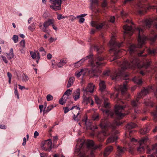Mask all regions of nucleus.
I'll return each mask as SVG.
<instances>
[{
	"label": "nucleus",
	"instance_id": "052dcab7",
	"mask_svg": "<svg viewBox=\"0 0 157 157\" xmlns=\"http://www.w3.org/2000/svg\"><path fill=\"white\" fill-rule=\"evenodd\" d=\"M53 144H55L56 140H58L57 136H55L53 137Z\"/></svg>",
	"mask_w": 157,
	"mask_h": 157
},
{
	"label": "nucleus",
	"instance_id": "dca6fc26",
	"mask_svg": "<svg viewBox=\"0 0 157 157\" xmlns=\"http://www.w3.org/2000/svg\"><path fill=\"white\" fill-rule=\"evenodd\" d=\"M74 109H75L76 110L77 112H78V113L77 114L76 116H75V114H74L73 119L75 121H78L79 120L80 118V116H79L80 108L77 106H74L72 107L70 110H72Z\"/></svg>",
	"mask_w": 157,
	"mask_h": 157
},
{
	"label": "nucleus",
	"instance_id": "c756f323",
	"mask_svg": "<svg viewBox=\"0 0 157 157\" xmlns=\"http://www.w3.org/2000/svg\"><path fill=\"white\" fill-rule=\"evenodd\" d=\"M136 125L134 123L131 122L127 124L126 126L127 129L130 130L135 128Z\"/></svg>",
	"mask_w": 157,
	"mask_h": 157
},
{
	"label": "nucleus",
	"instance_id": "aec40b11",
	"mask_svg": "<svg viewBox=\"0 0 157 157\" xmlns=\"http://www.w3.org/2000/svg\"><path fill=\"white\" fill-rule=\"evenodd\" d=\"M117 139V136L116 135H112V136L109 138L107 140V143L108 144L112 143L115 141Z\"/></svg>",
	"mask_w": 157,
	"mask_h": 157
},
{
	"label": "nucleus",
	"instance_id": "1a4fd4ad",
	"mask_svg": "<svg viewBox=\"0 0 157 157\" xmlns=\"http://www.w3.org/2000/svg\"><path fill=\"white\" fill-rule=\"evenodd\" d=\"M84 144V142L80 144L78 143L75 147V152L76 154H78H78L79 155V157H88L85 153L81 152V150Z\"/></svg>",
	"mask_w": 157,
	"mask_h": 157
},
{
	"label": "nucleus",
	"instance_id": "72a5a7b5",
	"mask_svg": "<svg viewBox=\"0 0 157 157\" xmlns=\"http://www.w3.org/2000/svg\"><path fill=\"white\" fill-rule=\"evenodd\" d=\"M147 51L149 54L151 56H154L156 52V50L155 49H148L147 50Z\"/></svg>",
	"mask_w": 157,
	"mask_h": 157
},
{
	"label": "nucleus",
	"instance_id": "f257e3e1",
	"mask_svg": "<svg viewBox=\"0 0 157 157\" xmlns=\"http://www.w3.org/2000/svg\"><path fill=\"white\" fill-rule=\"evenodd\" d=\"M129 52L131 55V59L130 60V62L127 60L124 61L118 70L116 72L111 75V77L113 80H117L120 77H122L125 80L128 79V75L126 74L125 71L128 68H132L136 66L139 67L140 66V60L136 57L133 56V53H134L137 50L136 46L134 44L130 45L129 48Z\"/></svg>",
	"mask_w": 157,
	"mask_h": 157
},
{
	"label": "nucleus",
	"instance_id": "4c0bfd02",
	"mask_svg": "<svg viewBox=\"0 0 157 157\" xmlns=\"http://www.w3.org/2000/svg\"><path fill=\"white\" fill-rule=\"evenodd\" d=\"M83 71V70H82L80 71H76L75 73V75L78 78L82 74Z\"/></svg>",
	"mask_w": 157,
	"mask_h": 157
},
{
	"label": "nucleus",
	"instance_id": "8fccbe9b",
	"mask_svg": "<svg viewBox=\"0 0 157 157\" xmlns=\"http://www.w3.org/2000/svg\"><path fill=\"white\" fill-rule=\"evenodd\" d=\"M14 94L15 96H17V98L18 99H19V95L17 91V87H14Z\"/></svg>",
	"mask_w": 157,
	"mask_h": 157
},
{
	"label": "nucleus",
	"instance_id": "680f3d73",
	"mask_svg": "<svg viewBox=\"0 0 157 157\" xmlns=\"http://www.w3.org/2000/svg\"><path fill=\"white\" fill-rule=\"evenodd\" d=\"M115 17L114 16L111 17H110L109 21L112 22L113 23L115 21Z\"/></svg>",
	"mask_w": 157,
	"mask_h": 157
},
{
	"label": "nucleus",
	"instance_id": "bb28decb",
	"mask_svg": "<svg viewBox=\"0 0 157 157\" xmlns=\"http://www.w3.org/2000/svg\"><path fill=\"white\" fill-rule=\"evenodd\" d=\"M6 56L9 59L13 58L14 56L13 53V50L12 48L10 49L9 53H6Z\"/></svg>",
	"mask_w": 157,
	"mask_h": 157
},
{
	"label": "nucleus",
	"instance_id": "49530a36",
	"mask_svg": "<svg viewBox=\"0 0 157 157\" xmlns=\"http://www.w3.org/2000/svg\"><path fill=\"white\" fill-rule=\"evenodd\" d=\"M144 50H142V51H140V53H137L138 55L139 56H144L145 57L147 56V55L145 54L144 55H143V54L144 53Z\"/></svg>",
	"mask_w": 157,
	"mask_h": 157
},
{
	"label": "nucleus",
	"instance_id": "13d9d810",
	"mask_svg": "<svg viewBox=\"0 0 157 157\" xmlns=\"http://www.w3.org/2000/svg\"><path fill=\"white\" fill-rule=\"evenodd\" d=\"M65 17L64 16H63L61 14H58L57 16V18L58 20H60L63 18H65Z\"/></svg>",
	"mask_w": 157,
	"mask_h": 157
},
{
	"label": "nucleus",
	"instance_id": "393cba45",
	"mask_svg": "<svg viewBox=\"0 0 157 157\" xmlns=\"http://www.w3.org/2000/svg\"><path fill=\"white\" fill-rule=\"evenodd\" d=\"M75 80V78L74 77H71L69 78L68 82L67 85V88H68L71 86L73 84Z\"/></svg>",
	"mask_w": 157,
	"mask_h": 157
},
{
	"label": "nucleus",
	"instance_id": "473e14b6",
	"mask_svg": "<svg viewBox=\"0 0 157 157\" xmlns=\"http://www.w3.org/2000/svg\"><path fill=\"white\" fill-rule=\"evenodd\" d=\"M144 103L146 106H149L151 107H153L154 105L153 103L150 100H148L147 101L145 100Z\"/></svg>",
	"mask_w": 157,
	"mask_h": 157
},
{
	"label": "nucleus",
	"instance_id": "338daca9",
	"mask_svg": "<svg viewBox=\"0 0 157 157\" xmlns=\"http://www.w3.org/2000/svg\"><path fill=\"white\" fill-rule=\"evenodd\" d=\"M80 18L79 20V22L80 23H83L84 21H85V19L84 18H83V17H80Z\"/></svg>",
	"mask_w": 157,
	"mask_h": 157
},
{
	"label": "nucleus",
	"instance_id": "ea45409f",
	"mask_svg": "<svg viewBox=\"0 0 157 157\" xmlns=\"http://www.w3.org/2000/svg\"><path fill=\"white\" fill-rule=\"evenodd\" d=\"M150 62H147L146 63H144L141 67H144L145 69H147L150 65Z\"/></svg>",
	"mask_w": 157,
	"mask_h": 157
},
{
	"label": "nucleus",
	"instance_id": "39448f33",
	"mask_svg": "<svg viewBox=\"0 0 157 157\" xmlns=\"http://www.w3.org/2000/svg\"><path fill=\"white\" fill-rule=\"evenodd\" d=\"M110 125V124L106 118L101 120L100 126L101 128L104 130H103L102 132L98 135V139L99 141H103L105 137L109 135V132L107 130V128Z\"/></svg>",
	"mask_w": 157,
	"mask_h": 157
},
{
	"label": "nucleus",
	"instance_id": "a19ab883",
	"mask_svg": "<svg viewBox=\"0 0 157 157\" xmlns=\"http://www.w3.org/2000/svg\"><path fill=\"white\" fill-rule=\"evenodd\" d=\"M95 102L98 104H101V100L97 97H95Z\"/></svg>",
	"mask_w": 157,
	"mask_h": 157
},
{
	"label": "nucleus",
	"instance_id": "20e7f679",
	"mask_svg": "<svg viewBox=\"0 0 157 157\" xmlns=\"http://www.w3.org/2000/svg\"><path fill=\"white\" fill-rule=\"evenodd\" d=\"M126 107V105L121 106L120 105H117L115 106L114 112L107 109L104 110L103 112L109 116H110L112 117L120 120L125 115L124 111Z\"/></svg>",
	"mask_w": 157,
	"mask_h": 157
},
{
	"label": "nucleus",
	"instance_id": "c03bdc74",
	"mask_svg": "<svg viewBox=\"0 0 157 157\" xmlns=\"http://www.w3.org/2000/svg\"><path fill=\"white\" fill-rule=\"evenodd\" d=\"M63 97L62 98H61L59 101V104L62 105H63L65 103L66 100L64 99L63 98Z\"/></svg>",
	"mask_w": 157,
	"mask_h": 157
},
{
	"label": "nucleus",
	"instance_id": "b1692460",
	"mask_svg": "<svg viewBox=\"0 0 157 157\" xmlns=\"http://www.w3.org/2000/svg\"><path fill=\"white\" fill-rule=\"evenodd\" d=\"M94 49L98 52V53H101L104 49V48L102 46H99L97 45L94 46Z\"/></svg>",
	"mask_w": 157,
	"mask_h": 157
},
{
	"label": "nucleus",
	"instance_id": "a211bd4d",
	"mask_svg": "<svg viewBox=\"0 0 157 157\" xmlns=\"http://www.w3.org/2000/svg\"><path fill=\"white\" fill-rule=\"evenodd\" d=\"M127 87L126 85L124 83L123 85L119 86L117 88V91H121L122 95L124 94L127 91Z\"/></svg>",
	"mask_w": 157,
	"mask_h": 157
},
{
	"label": "nucleus",
	"instance_id": "4468645a",
	"mask_svg": "<svg viewBox=\"0 0 157 157\" xmlns=\"http://www.w3.org/2000/svg\"><path fill=\"white\" fill-rule=\"evenodd\" d=\"M126 150V148L118 146L117 147L116 156L117 157H122Z\"/></svg>",
	"mask_w": 157,
	"mask_h": 157
},
{
	"label": "nucleus",
	"instance_id": "e433bc0d",
	"mask_svg": "<svg viewBox=\"0 0 157 157\" xmlns=\"http://www.w3.org/2000/svg\"><path fill=\"white\" fill-rule=\"evenodd\" d=\"M29 79V78L27 75H25V74H23V75L22 76V81L23 82H26Z\"/></svg>",
	"mask_w": 157,
	"mask_h": 157
},
{
	"label": "nucleus",
	"instance_id": "f3484780",
	"mask_svg": "<svg viewBox=\"0 0 157 157\" xmlns=\"http://www.w3.org/2000/svg\"><path fill=\"white\" fill-rule=\"evenodd\" d=\"M94 85L92 83H90L88 84L87 87L85 89L84 88H83L82 90L84 92V94H85V93H86L87 92H89L90 93H92L93 92Z\"/></svg>",
	"mask_w": 157,
	"mask_h": 157
},
{
	"label": "nucleus",
	"instance_id": "f8f14e48",
	"mask_svg": "<svg viewBox=\"0 0 157 157\" xmlns=\"http://www.w3.org/2000/svg\"><path fill=\"white\" fill-rule=\"evenodd\" d=\"M123 28L125 30L124 33V37H125V36L127 34L130 36L132 34L133 31L132 26H128L126 25L124 26Z\"/></svg>",
	"mask_w": 157,
	"mask_h": 157
},
{
	"label": "nucleus",
	"instance_id": "de8ad7c7",
	"mask_svg": "<svg viewBox=\"0 0 157 157\" xmlns=\"http://www.w3.org/2000/svg\"><path fill=\"white\" fill-rule=\"evenodd\" d=\"M30 53L31 56L33 59H35L36 57V55L35 52H34L32 51H30Z\"/></svg>",
	"mask_w": 157,
	"mask_h": 157
},
{
	"label": "nucleus",
	"instance_id": "f704fd0d",
	"mask_svg": "<svg viewBox=\"0 0 157 157\" xmlns=\"http://www.w3.org/2000/svg\"><path fill=\"white\" fill-rule=\"evenodd\" d=\"M156 109L152 113V114L154 116V120L155 121H157V107H156Z\"/></svg>",
	"mask_w": 157,
	"mask_h": 157
},
{
	"label": "nucleus",
	"instance_id": "603ef678",
	"mask_svg": "<svg viewBox=\"0 0 157 157\" xmlns=\"http://www.w3.org/2000/svg\"><path fill=\"white\" fill-rule=\"evenodd\" d=\"M87 101L90 102H91V105H93L94 104V102L92 100L91 98L90 97H88L87 98Z\"/></svg>",
	"mask_w": 157,
	"mask_h": 157
},
{
	"label": "nucleus",
	"instance_id": "bf43d9fd",
	"mask_svg": "<svg viewBox=\"0 0 157 157\" xmlns=\"http://www.w3.org/2000/svg\"><path fill=\"white\" fill-rule=\"evenodd\" d=\"M1 56L3 61H4L5 63H7L8 62V61L6 59V58L5 57L2 55H1Z\"/></svg>",
	"mask_w": 157,
	"mask_h": 157
},
{
	"label": "nucleus",
	"instance_id": "a18cd8bd",
	"mask_svg": "<svg viewBox=\"0 0 157 157\" xmlns=\"http://www.w3.org/2000/svg\"><path fill=\"white\" fill-rule=\"evenodd\" d=\"M18 36L17 35H14L13 38V40L14 43H16L18 42Z\"/></svg>",
	"mask_w": 157,
	"mask_h": 157
},
{
	"label": "nucleus",
	"instance_id": "69168bd1",
	"mask_svg": "<svg viewBox=\"0 0 157 157\" xmlns=\"http://www.w3.org/2000/svg\"><path fill=\"white\" fill-rule=\"evenodd\" d=\"M28 29L29 30H30L32 32L35 29V28L34 27H32V26H29L28 27Z\"/></svg>",
	"mask_w": 157,
	"mask_h": 157
},
{
	"label": "nucleus",
	"instance_id": "2eb2a0df",
	"mask_svg": "<svg viewBox=\"0 0 157 157\" xmlns=\"http://www.w3.org/2000/svg\"><path fill=\"white\" fill-rule=\"evenodd\" d=\"M91 25L92 27H95L96 29H100L102 28L103 26L105 25V23H100L98 22L92 21Z\"/></svg>",
	"mask_w": 157,
	"mask_h": 157
},
{
	"label": "nucleus",
	"instance_id": "09e8293b",
	"mask_svg": "<svg viewBox=\"0 0 157 157\" xmlns=\"http://www.w3.org/2000/svg\"><path fill=\"white\" fill-rule=\"evenodd\" d=\"M46 98L47 100L49 101L52 100L53 99V97L50 94H48L47 95Z\"/></svg>",
	"mask_w": 157,
	"mask_h": 157
},
{
	"label": "nucleus",
	"instance_id": "58836bf2",
	"mask_svg": "<svg viewBox=\"0 0 157 157\" xmlns=\"http://www.w3.org/2000/svg\"><path fill=\"white\" fill-rule=\"evenodd\" d=\"M72 92V90H71L70 89H68L64 93L63 96L64 95H66L67 96H69L71 94Z\"/></svg>",
	"mask_w": 157,
	"mask_h": 157
},
{
	"label": "nucleus",
	"instance_id": "864d4df0",
	"mask_svg": "<svg viewBox=\"0 0 157 157\" xmlns=\"http://www.w3.org/2000/svg\"><path fill=\"white\" fill-rule=\"evenodd\" d=\"M54 106L53 105H51L47 107V109L46 110L47 112H49L53 108Z\"/></svg>",
	"mask_w": 157,
	"mask_h": 157
},
{
	"label": "nucleus",
	"instance_id": "a878e982",
	"mask_svg": "<svg viewBox=\"0 0 157 157\" xmlns=\"http://www.w3.org/2000/svg\"><path fill=\"white\" fill-rule=\"evenodd\" d=\"M100 90L101 91H104L106 88V85L104 81H101L99 83Z\"/></svg>",
	"mask_w": 157,
	"mask_h": 157
},
{
	"label": "nucleus",
	"instance_id": "c9c22d12",
	"mask_svg": "<svg viewBox=\"0 0 157 157\" xmlns=\"http://www.w3.org/2000/svg\"><path fill=\"white\" fill-rule=\"evenodd\" d=\"M104 106L106 108H109V103L108 102H107V101L108 100V99L106 98H104Z\"/></svg>",
	"mask_w": 157,
	"mask_h": 157
},
{
	"label": "nucleus",
	"instance_id": "6e6552de",
	"mask_svg": "<svg viewBox=\"0 0 157 157\" xmlns=\"http://www.w3.org/2000/svg\"><path fill=\"white\" fill-rule=\"evenodd\" d=\"M52 146V140L50 139L42 142L41 144V147L42 149L46 151H50Z\"/></svg>",
	"mask_w": 157,
	"mask_h": 157
},
{
	"label": "nucleus",
	"instance_id": "2f4dec72",
	"mask_svg": "<svg viewBox=\"0 0 157 157\" xmlns=\"http://www.w3.org/2000/svg\"><path fill=\"white\" fill-rule=\"evenodd\" d=\"M87 147L88 148L93 147L94 145V143L93 140H88L87 141Z\"/></svg>",
	"mask_w": 157,
	"mask_h": 157
},
{
	"label": "nucleus",
	"instance_id": "f03ea898",
	"mask_svg": "<svg viewBox=\"0 0 157 157\" xmlns=\"http://www.w3.org/2000/svg\"><path fill=\"white\" fill-rule=\"evenodd\" d=\"M86 58V59L83 58L80 61H78L75 64H76L78 63L83 62L87 59H90L89 61L90 66L93 68L92 73L93 75V76L98 77L101 72V70L100 66L103 64L102 63L99 62V61H102L104 59V58L101 57L100 56H98L96 58L97 60L94 61V59L93 57V55L92 54H90L87 56Z\"/></svg>",
	"mask_w": 157,
	"mask_h": 157
},
{
	"label": "nucleus",
	"instance_id": "423d86ee",
	"mask_svg": "<svg viewBox=\"0 0 157 157\" xmlns=\"http://www.w3.org/2000/svg\"><path fill=\"white\" fill-rule=\"evenodd\" d=\"M152 89V87L148 88H144L141 92L138 94L137 97L136 99L132 100L131 102V105L134 107H137L140 103L139 100L140 98L148 94L150 89Z\"/></svg>",
	"mask_w": 157,
	"mask_h": 157
},
{
	"label": "nucleus",
	"instance_id": "79ce46f5",
	"mask_svg": "<svg viewBox=\"0 0 157 157\" xmlns=\"http://www.w3.org/2000/svg\"><path fill=\"white\" fill-rule=\"evenodd\" d=\"M157 39V35H155L154 37H151L150 38V40L151 41V44L153 43Z\"/></svg>",
	"mask_w": 157,
	"mask_h": 157
},
{
	"label": "nucleus",
	"instance_id": "e2e57ef3",
	"mask_svg": "<svg viewBox=\"0 0 157 157\" xmlns=\"http://www.w3.org/2000/svg\"><path fill=\"white\" fill-rule=\"evenodd\" d=\"M64 112L65 113H67L70 110L68 107H66L63 108Z\"/></svg>",
	"mask_w": 157,
	"mask_h": 157
},
{
	"label": "nucleus",
	"instance_id": "412c9836",
	"mask_svg": "<svg viewBox=\"0 0 157 157\" xmlns=\"http://www.w3.org/2000/svg\"><path fill=\"white\" fill-rule=\"evenodd\" d=\"M113 147L112 146H109L107 147L104 153V155L105 156H107L112 151Z\"/></svg>",
	"mask_w": 157,
	"mask_h": 157
},
{
	"label": "nucleus",
	"instance_id": "774afa93",
	"mask_svg": "<svg viewBox=\"0 0 157 157\" xmlns=\"http://www.w3.org/2000/svg\"><path fill=\"white\" fill-rule=\"evenodd\" d=\"M39 135V133L38 132L36 131L34 133V137L36 138Z\"/></svg>",
	"mask_w": 157,
	"mask_h": 157
},
{
	"label": "nucleus",
	"instance_id": "9d476101",
	"mask_svg": "<svg viewBox=\"0 0 157 157\" xmlns=\"http://www.w3.org/2000/svg\"><path fill=\"white\" fill-rule=\"evenodd\" d=\"M82 123L86 125L87 129L94 130L98 128V127L97 126H93L91 122L88 121L86 118L84 117V119L82 120Z\"/></svg>",
	"mask_w": 157,
	"mask_h": 157
},
{
	"label": "nucleus",
	"instance_id": "4d7b16f0",
	"mask_svg": "<svg viewBox=\"0 0 157 157\" xmlns=\"http://www.w3.org/2000/svg\"><path fill=\"white\" fill-rule=\"evenodd\" d=\"M121 15L123 17H126L128 15V14L125 13L124 11L121 12Z\"/></svg>",
	"mask_w": 157,
	"mask_h": 157
},
{
	"label": "nucleus",
	"instance_id": "0e129e2a",
	"mask_svg": "<svg viewBox=\"0 0 157 157\" xmlns=\"http://www.w3.org/2000/svg\"><path fill=\"white\" fill-rule=\"evenodd\" d=\"M87 15L86 14H82L79 15H78L76 17V18H79L80 17H83Z\"/></svg>",
	"mask_w": 157,
	"mask_h": 157
},
{
	"label": "nucleus",
	"instance_id": "6ab92c4d",
	"mask_svg": "<svg viewBox=\"0 0 157 157\" xmlns=\"http://www.w3.org/2000/svg\"><path fill=\"white\" fill-rule=\"evenodd\" d=\"M132 81L138 85H141L143 81L142 78L139 76H136L132 79Z\"/></svg>",
	"mask_w": 157,
	"mask_h": 157
},
{
	"label": "nucleus",
	"instance_id": "3c124183",
	"mask_svg": "<svg viewBox=\"0 0 157 157\" xmlns=\"http://www.w3.org/2000/svg\"><path fill=\"white\" fill-rule=\"evenodd\" d=\"M107 4L106 0H103V2L101 4V6L103 7H106Z\"/></svg>",
	"mask_w": 157,
	"mask_h": 157
},
{
	"label": "nucleus",
	"instance_id": "5fc2aeb1",
	"mask_svg": "<svg viewBox=\"0 0 157 157\" xmlns=\"http://www.w3.org/2000/svg\"><path fill=\"white\" fill-rule=\"evenodd\" d=\"M20 45L23 47H24L25 45V41L24 40H22L20 42Z\"/></svg>",
	"mask_w": 157,
	"mask_h": 157
},
{
	"label": "nucleus",
	"instance_id": "9b49d317",
	"mask_svg": "<svg viewBox=\"0 0 157 157\" xmlns=\"http://www.w3.org/2000/svg\"><path fill=\"white\" fill-rule=\"evenodd\" d=\"M54 22L53 19H49L48 21L44 22L43 24L44 28L42 29V31L45 33H48V30L47 29L51 25H52Z\"/></svg>",
	"mask_w": 157,
	"mask_h": 157
},
{
	"label": "nucleus",
	"instance_id": "7ed1b4c3",
	"mask_svg": "<svg viewBox=\"0 0 157 157\" xmlns=\"http://www.w3.org/2000/svg\"><path fill=\"white\" fill-rule=\"evenodd\" d=\"M153 23V22L151 19H146L143 22L142 26L135 28L136 30L138 32V43L137 47L139 48H141L144 44L145 41L147 39V38L143 34L144 29L150 28Z\"/></svg>",
	"mask_w": 157,
	"mask_h": 157
},
{
	"label": "nucleus",
	"instance_id": "4be33fe9",
	"mask_svg": "<svg viewBox=\"0 0 157 157\" xmlns=\"http://www.w3.org/2000/svg\"><path fill=\"white\" fill-rule=\"evenodd\" d=\"M74 94L73 95V97L75 101H77L79 98V96L80 94V90L79 89H78L74 92Z\"/></svg>",
	"mask_w": 157,
	"mask_h": 157
},
{
	"label": "nucleus",
	"instance_id": "0eeeda50",
	"mask_svg": "<svg viewBox=\"0 0 157 157\" xmlns=\"http://www.w3.org/2000/svg\"><path fill=\"white\" fill-rule=\"evenodd\" d=\"M147 140V138H144L138 142H137V140L134 138H132L131 140L132 142H137L139 144V146L137 147V150L140 153H143L144 151L145 143Z\"/></svg>",
	"mask_w": 157,
	"mask_h": 157
},
{
	"label": "nucleus",
	"instance_id": "7c9ffc66",
	"mask_svg": "<svg viewBox=\"0 0 157 157\" xmlns=\"http://www.w3.org/2000/svg\"><path fill=\"white\" fill-rule=\"evenodd\" d=\"M66 60L65 59H61L60 61L57 64V66L59 67H61L66 63Z\"/></svg>",
	"mask_w": 157,
	"mask_h": 157
},
{
	"label": "nucleus",
	"instance_id": "37998d69",
	"mask_svg": "<svg viewBox=\"0 0 157 157\" xmlns=\"http://www.w3.org/2000/svg\"><path fill=\"white\" fill-rule=\"evenodd\" d=\"M110 75V71L109 70H106L104 71L103 73V75L105 76H108Z\"/></svg>",
	"mask_w": 157,
	"mask_h": 157
},
{
	"label": "nucleus",
	"instance_id": "6e6d98bb",
	"mask_svg": "<svg viewBox=\"0 0 157 157\" xmlns=\"http://www.w3.org/2000/svg\"><path fill=\"white\" fill-rule=\"evenodd\" d=\"M91 2L93 4H95L98 6V0H90Z\"/></svg>",
	"mask_w": 157,
	"mask_h": 157
},
{
	"label": "nucleus",
	"instance_id": "cd10ccee",
	"mask_svg": "<svg viewBox=\"0 0 157 157\" xmlns=\"http://www.w3.org/2000/svg\"><path fill=\"white\" fill-rule=\"evenodd\" d=\"M149 129L147 126H146L143 128L141 129L140 131V133L142 134H145L148 132Z\"/></svg>",
	"mask_w": 157,
	"mask_h": 157
},
{
	"label": "nucleus",
	"instance_id": "c85d7f7f",
	"mask_svg": "<svg viewBox=\"0 0 157 157\" xmlns=\"http://www.w3.org/2000/svg\"><path fill=\"white\" fill-rule=\"evenodd\" d=\"M115 52H114V59L113 60H114L118 58H120V53L121 52V50H118L117 51L115 50Z\"/></svg>",
	"mask_w": 157,
	"mask_h": 157
},
{
	"label": "nucleus",
	"instance_id": "ddd939ff",
	"mask_svg": "<svg viewBox=\"0 0 157 157\" xmlns=\"http://www.w3.org/2000/svg\"><path fill=\"white\" fill-rule=\"evenodd\" d=\"M109 43L112 50H115V48L116 47L120 48L123 45L122 43H118L113 39L110 40Z\"/></svg>",
	"mask_w": 157,
	"mask_h": 157
},
{
	"label": "nucleus",
	"instance_id": "5701e85b",
	"mask_svg": "<svg viewBox=\"0 0 157 157\" xmlns=\"http://www.w3.org/2000/svg\"><path fill=\"white\" fill-rule=\"evenodd\" d=\"M147 154H150V152L151 150H155L157 152V143L153 145L152 146L151 149L149 148L148 146H147Z\"/></svg>",
	"mask_w": 157,
	"mask_h": 157
}]
</instances>
